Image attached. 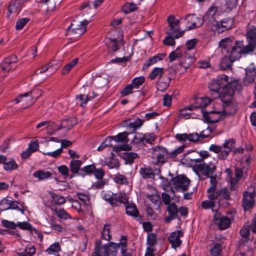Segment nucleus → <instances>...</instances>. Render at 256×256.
Returning a JSON list of instances; mask_svg holds the SVG:
<instances>
[{
  "label": "nucleus",
  "instance_id": "obj_1",
  "mask_svg": "<svg viewBox=\"0 0 256 256\" xmlns=\"http://www.w3.org/2000/svg\"><path fill=\"white\" fill-rule=\"evenodd\" d=\"M240 87L238 81L236 80L230 81L226 74H220L216 78L212 80L208 86L210 91L218 94L220 98L223 92L228 93L232 88L238 90Z\"/></svg>",
  "mask_w": 256,
  "mask_h": 256
},
{
  "label": "nucleus",
  "instance_id": "obj_2",
  "mask_svg": "<svg viewBox=\"0 0 256 256\" xmlns=\"http://www.w3.org/2000/svg\"><path fill=\"white\" fill-rule=\"evenodd\" d=\"M236 90L232 88L227 94L224 92L221 94L220 98L222 102V112L226 114H234L237 110V104L234 99V96Z\"/></svg>",
  "mask_w": 256,
  "mask_h": 256
},
{
  "label": "nucleus",
  "instance_id": "obj_3",
  "mask_svg": "<svg viewBox=\"0 0 256 256\" xmlns=\"http://www.w3.org/2000/svg\"><path fill=\"white\" fill-rule=\"evenodd\" d=\"M255 50L250 42L245 44L244 40H236L230 51L231 58L234 60H239L242 54L246 55Z\"/></svg>",
  "mask_w": 256,
  "mask_h": 256
},
{
  "label": "nucleus",
  "instance_id": "obj_4",
  "mask_svg": "<svg viewBox=\"0 0 256 256\" xmlns=\"http://www.w3.org/2000/svg\"><path fill=\"white\" fill-rule=\"evenodd\" d=\"M169 28L166 32L167 34L174 36L175 38L182 36L185 30L180 29V20L176 19L174 15H170L167 18Z\"/></svg>",
  "mask_w": 256,
  "mask_h": 256
},
{
  "label": "nucleus",
  "instance_id": "obj_5",
  "mask_svg": "<svg viewBox=\"0 0 256 256\" xmlns=\"http://www.w3.org/2000/svg\"><path fill=\"white\" fill-rule=\"evenodd\" d=\"M102 198L112 206H118L120 203L127 202L126 197L124 194H120L118 195L110 191L103 190L102 192Z\"/></svg>",
  "mask_w": 256,
  "mask_h": 256
},
{
  "label": "nucleus",
  "instance_id": "obj_6",
  "mask_svg": "<svg viewBox=\"0 0 256 256\" xmlns=\"http://www.w3.org/2000/svg\"><path fill=\"white\" fill-rule=\"evenodd\" d=\"M126 240L127 237L122 236L120 243L110 242L107 245L109 256H114L120 248L122 256H131L130 254H126L127 251Z\"/></svg>",
  "mask_w": 256,
  "mask_h": 256
},
{
  "label": "nucleus",
  "instance_id": "obj_7",
  "mask_svg": "<svg viewBox=\"0 0 256 256\" xmlns=\"http://www.w3.org/2000/svg\"><path fill=\"white\" fill-rule=\"evenodd\" d=\"M190 182V180L184 175H178L172 179L174 188L178 191L187 190Z\"/></svg>",
  "mask_w": 256,
  "mask_h": 256
},
{
  "label": "nucleus",
  "instance_id": "obj_8",
  "mask_svg": "<svg viewBox=\"0 0 256 256\" xmlns=\"http://www.w3.org/2000/svg\"><path fill=\"white\" fill-rule=\"evenodd\" d=\"M194 167L202 175L206 176V177L216 174V164L212 162H210L208 164L204 162L200 164H194Z\"/></svg>",
  "mask_w": 256,
  "mask_h": 256
},
{
  "label": "nucleus",
  "instance_id": "obj_9",
  "mask_svg": "<svg viewBox=\"0 0 256 256\" xmlns=\"http://www.w3.org/2000/svg\"><path fill=\"white\" fill-rule=\"evenodd\" d=\"M168 150L160 146H158L154 149L153 152L152 154V158L156 160L154 164L156 165H162L166 161L167 158Z\"/></svg>",
  "mask_w": 256,
  "mask_h": 256
},
{
  "label": "nucleus",
  "instance_id": "obj_10",
  "mask_svg": "<svg viewBox=\"0 0 256 256\" xmlns=\"http://www.w3.org/2000/svg\"><path fill=\"white\" fill-rule=\"evenodd\" d=\"M188 26L185 31L196 29L201 26L203 24L204 20L201 18L198 17L194 14H188L184 18Z\"/></svg>",
  "mask_w": 256,
  "mask_h": 256
},
{
  "label": "nucleus",
  "instance_id": "obj_11",
  "mask_svg": "<svg viewBox=\"0 0 256 256\" xmlns=\"http://www.w3.org/2000/svg\"><path fill=\"white\" fill-rule=\"evenodd\" d=\"M234 24V20L232 18H225L220 22L215 20L212 21V24L214 27L215 30L218 33H222L225 30L232 28Z\"/></svg>",
  "mask_w": 256,
  "mask_h": 256
},
{
  "label": "nucleus",
  "instance_id": "obj_12",
  "mask_svg": "<svg viewBox=\"0 0 256 256\" xmlns=\"http://www.w3.org/2000/svg\"><path fill=\"white\" fill-rule=\"evenodd\" d=\"M89 22L84 20L80 22L79 24L74 22L72 23L68 28V32H71L74 34H76L78 36H80L84 34L86 30V26Z\"/></svg>",
  "mask_w": 256,
  "mask_h": 256
},
{
  "label": "nucleus",
  "instance_id": "obj_13",
  "mask_svg": "<svg viewBox=\"0 0 256 256\" xmlns=\"http://www.w3.org/2000/svg\"><path fill=\"white\" fill-rule=\"evenodd\" d=\"M254 196L255 192L254 190L251 192L246 191L243 193L242 206L244 211L253 208L255 202Z\"/></svg>",
  "mask_w": 256,
  "mask_h": 256
},
{
  "label": "nucleus",
  "instance_id": "obj_14",
  "mask_svg": "<svg viewBox=\"0 0 256 256\" xmlns=\"http://www.w3.org/2000/svg\"><path fill=\"white\" fill-rule=\"evenodd\" d=\"M214 223L218 225L220 230H225L228 228L231 224L230 218L226 216L222 215L220 213L216 212L214 216Z\"/></svg>",
  "mask_w": 256,
  "mask_h": 256
},
{
  "label": "nucleus",
  "instance_id": "obj_15",
  "mask_svg": "<svg viewBox=\"0 0 256 256\" xmlns=\"http://www.w3.org/2000/svg\"><path fill=\"white\" fill-rule=\"evenodd\" d=\"M236 144V141L233 138H230L225 140L222 144V148H224L222 153L218 155V158L220 160H226L230 152L233 151Z\"/></svg>",
  "mask_w": 256,
  "mask_h": 256
},
{
  "label": "nucleus",
  "instance_id": "obj_16",
  "mask_svg": "<svg viewBox=\"0 0 256 256\" xmlns=\"http://www.w3.org/2000/svg\"><path fill=\"white\" fill-rule=\"evenodd\" d=\"M256 78V68L254 64H250L246 68V76L244 78V83L246 86L252 84Z\"/></svg>",
  "mask_w": 256,
  "mask_h": 256
},
{
  "label": "nucleus",
  "instance_id": "obj_17",
  "mask_svg": "<svg viewBox=\"0 0 256 256\" xmlns=\"http://www.w3.org/2000/svg\"><path fill=\"white\" fill-rule=\"evenodd\" d=\"M127 202L126 203H122L125 205L126 207V214L134 218H137L138 220L140 221L142 219V216H140L139 212L135 204L130 203L128 202V200L126 198ZM121 203H120V204Z\"/></svg>",
  "mask_w": 256,
  "mask_h": 256
},
{
  "label": "nucleus",
  "instance_id": "obj_18",
  "mask_svg": "<svg viewBox=\"0 0 256 256\" xmlns=\"http://www.w3.org/2000/svg\"><path fill=\"white\" fill-rule=\"evenodd\" d=\"M204 121L208 123H216L218 122L222 117L220 112L210 111L209 112L202 110Z\"/></svg>",
  "mask_w": 256,
  "mask_h": 256
},
{
  "label": "nucleus",
  "instance_id": "obj_19",
  "mask_svg": "<svg viewBox=\"0 0 256 256\" xmlns=\"http://www.w3.org/2000/svg\"><path fill=\"white\" fill-rule=\"evenodd\" d=\"M183 235V232L180 230H176L170 234L168 240L172 248L176 249L180 246L182 241L180 240V238Z\"/></svg>",
  "mask_w": 256,
  "mask_h": 256
},
{
  "label": "nucleus",
  "instance_id": "obj_20",
  "mask_svg": "<svg viewBox=\"0 0 256 256\" xmlns=\"http://www.w3.org/2000/svg\"><path fill=\"white\" fill-rule=\"evenodd\" d=\"M166 210L168 212V216L164 219L166 223H169L172 220L178 219V210L177 206L174 202H172L166 208Z\"/></svg>",
  "mask_w": 256,
  "mask_h": 256
},
{
  "label": "nucleus",
  "instance_id": "obj_21",
  "mask_svg": "<svg viewBox=\"0 0 256 256\" xmlns=\"http://www.w3.org/2000/svg\"><path fill=\"white\" fill-rule=\"evenodd\" d=\"M176 138L180 142H186L188 140L190 142H196L200 139V135L196 132L189 134L186 133L178 134L176 135Z\"/></svg>",
  "mask_w": 256,
  "mask_h": 256
},
{
  "label": "nucleus",
  "instance_id": "obj_22",
  "mask_svg": "<svg viewBox=\"0 0 256 256\" xmlns=\"http://www.w3.org/2000/svg\"><path fill=\"white\" fill-rule=\"evenodd\" d=\"M139 174L144 180L154 178L155 174L153 169L146 165H144L140 168Z\"/></svg>",
  "mask_w": 256,
  "mask_h": 256
},
{
  "label": "nucleus",
  "instance_id": "obj_23",
  "mask_svg": "<svg viewBox=\"0 0 256 256\" xmlns=\"http://www.w3.org/2000/svg\"><path fill=\"white\" fill-rule=\"evenodd\" d=\"M26 2L27 0H11L8 6L9 14L7 15V16L9 18L12 14L16 12L18 9Z\"/></svg>",
  "mask_w": 256,
  "mask_h": 256
},
{
  "label": "nucleus",
  "instance_id": "obj_24",
  "mask_svg": "<svg viewBox=\"0 0 256 256\" xmlns=\"http://www.w3.org/2000/svg\"><path fill=\"white\" fill-rule=\"evenodd\" d=\"M100 241H97L96 243L94 252L92 256H109L107 245L101 246Z\"/></svg>",
  "mask_w": 256,
  "mask_h": 256
},
{
  "label": "nucleus",
  "instance_id": "obj_25",
  "mask_svg": "<svg viewBox=\"0 0 256 256\" xmlns=\"http://www.w3.org/2000/svg\"><path fill=\"white\" fill-rule=\"evenodd\" d=\"M240 233L242 238L238 242V248L240 250H242L245 243L249 240L250 228L247 226H244L241 228Z\"/></svg>",
  "mask_w": 256,
  "mask_h": 256
},
{
  "label": "nucleus",
  "instance_id": "obj_26",
  "mask_svg": "<svg viewBox=\"0 0 256 256\" xmlns=\"http://www.w3.org/2000/svg\"><path fill=\"white\" fill-rule=\"evenodd\" d=\"M164 54H158L153 56L150 57L146 62L144 64L142 70H146L150 66L156 64V62L160 60H162L164 58Z\"/></svg>",
  "mask_w": 256,
  "mask_h": 256
},
{
  "label": "nucleus",
  "instance_id": "obj_27",
  "mask_svg": "<svg viewBox=\"0 0 256 256\" xmlns=\"http://www.w3.org/2000/svg\"><path fill=\"white\" fill-rule=\"evenodd\" d=\"M196 104L191 105L185 108V110H193L194 108H204L210 103V99L208 98H198L196 100Z\"/></svg>",
  "mask_w": 256,
  "mask_h": 256
},
{
  "label": "nucleus",
  "instance_id": "obj_28",
  "mask_svg": "<svg viewBox=\"0 0 256 256\" xmlns=\"http://www.w3.org/2000/svg\"><path fill=\"white\" fill-rule=\"evenodd\" d=\"M76 124V119L75 118H70L64 119L62 121L61 124L56 128V130H60L62 128H65L67 130H70Z\"/></svg>",
  "mask_w": 256,
  "mask_h": 256
},
{
  "label": "nucleus",
  "instance_id": "obj_29",
  "mask_svg": "<svg viewBox=\"0 0 256 256\" xmlns=\"http://www.w3.org/2000/svg\"><path fill=\"white\" fill-rule=\"evenodd\" d=\"M248 42L256 48V26H251L246 33Z\"/></svg>",
  "mask_w": 256,
  "mask_h": 256
},
{
  "label": "nucleus",
  "instance_id": "obj_30",
  "mask_svg": "<svg viewBox=\"0 0 256 256\" xmlns=\"http://www.w3.org/2000/svg\"><path fill=\"white\" fill-rule=\"evenodd\" d=\"M172 80V78L170 77H168L166 79H164L163 78H158V80L156 83L157 90L161 92H164L168 88Z\"/></svg>",
  "mask_w": 256,
  "mask_h": 256
},
{
  "label": "nucleus",
  "instance_id": "obj_31",
  "mask_svg": "<svg viewBox=\"0 0 256 256\" xmlns=\"http://www.w3.org/2000/svg\"><path fill=\"white\" fill-rule=\"evenodd\" d=\"M42 92L41 90L36 88L25 92L24 96H30L31 97L30 104H34L42 96Z\"/></svg>",
  "mask_w": 256,
  "mask_h": 256
},
{
  "label": "nucleus",
  "instance_id": "obj_32",
  "mask_svg": "<svg viewBox=\"0 0 256 256\" xmlns=\"http://www.w3.org/2000/svg\"><path fill=\"white\" fill-rule=\"evenodd\" d=\"M104 42L110 52H116L119 49L118 41L116 38H107L105 39Z\"/></svg>",
  "mask_w": 256,
  "mask_h": 256
},
{
  "label": "nucleus",
  "instance_id": "obj_33",
  "mask_svg": "<svg viewBox=\"0 0 256 256\" xmlns=\"http://www.w3.org/2000/svg\"><path fill=\"white\" fill-rule=\"evenodd\" d=\"M33 176L38 178L39 180H43L50 178L52 176V173L48 171L40 170L34 172Z\"/></svg>",
  "mask_w": 256,
  "mask_h": 256
},
{
  "label": "nucleus",
  "instance_id": "obj_34",
  "mask_svg": "<svg viewBox=\"0 0 256 256\" xmlns=\"http://www.w3.org/2000/svg\"><path fill=\"white\" fill-rule=\"evenodd\" d=\"M18 165L14 159L12 158H7L4 164V168L7 171H12L16 170Z\"/></svg>",
  "mask_w": 256,
  "mask_h": 256
},
{
  "label": "nucleus",
  "instance_id": "obj_35",
  "mask_svg": "<svg viewBox=\"0 0 256 256\" xmlns=\"http://www.w3.org/2000/svg\"><path fill=\"white\" fill-rule=\"evenodd\" d=\"M144 122V120L137 118L134 122H130L127 124L126 127L128 129L132 128V132H134L137 128H140Z\"/></svg>",
  "mask_w": 256,
  "mask_h": 256
},
{
  "label": "nucleus",
  "instance_id": "obj_36",
  "mask_svg": "<svg viewBox=\"0 0 256 256\" xmlns=\"http://www.w3.org/2000/svg\"><path fill=\"white\" fill-rule=\"evenodd\" d=\"M164 73V68H154L149 74L148 78L150 80H154L157 77H158V78H162Z\"/></svg>",
  "mask_w": 256,
  "mask_h": 256
},
{
  "label": "nucleus",
  "instance_id": "obj_37",
  "mask_svg": "<svg viewBox=\"0 0 256 256\" xmlns=\"http://www.w3.org/2000/svg\"><path fill=\"white\" fill-rule=\"evenodd\" d=\"M231 58V52H230L229 56H224L221 60L220 66V67L224 69H228L232 66V62L236 61Z\"/></svg>",
  "mask_w": 256,
  "mask_h": 256
},
{
  "label": "nucleus",
  "instance_id": "obj_38",
  "mask_svg": "<svg viewBox=\"0 0 256 256\" xmlns=\"http://www.w3.org/2000/svg\"><path fill=\"white\" fill-rule=\"evenodd\" d=\"M82 162L80 160H73L70 164V171L74 174H78L80 169V167L82 164Z\"/></svg>",
  "mask_w": 256,
  "mask_h": 256
},
{
  "label": "nucleus",
  "instance_id": "obj_39",
  "mask_svg": "<svg viewBox=\"0 0 256 256\" xmlns=\"http://www.w3.org/2000/svg\"><path fill=\"white\" fill-rule=\"evenodd\" d=\"M78 58H75L66 65L62 70V74L65 75L68 74L70 71L78 64Z\"/></svg>",
  "mask_w": 256,
  "mask_h": 256
},
{
  "label": "nucleus",
  "instance_id": "obj_40",
  "mask_svg": "<svg viewBox=\"0 0 256 256\" xmlns=\"http://www.w3.org/2000/svg\"><path fill=\"white\" fill-rule=\"evenodd\" d=\"M50 194L52 198V202L56 205H62L65 203L66 200L64 197L57 194L53 192H50Z\"/></svg>",
  "mask_w": 256,
  "mask_h": 256
},
{
  "label": "nucleus",
  "instance_id": "obj_41",
  "mask_svg": "<svg viewBox=\"0 0 256 256\" xmlns=\"http://www.w3.org/2000/svg\"><path fill=\"white\" fill-rule=\"evenodd\" d=\"M200 158H190V162L194 165V164L202 163L204 158H206L209 156V153L207 151H201L199 153Z\"/></svg>",
  "mask_w": 256,
  "mask_h": 256
},
{
  "label": "nucleus",
  "instance_id": "obj_42",
  "mask_svg": "<svg viewBox=\"0 0 256 256\" xmlns=\"http://www.w3.org/2000/svg\"><path fill=\"white\" fill-rule=\"evenodd\" d=\"M142 139V145L152 144L155 140V136L154 133H146L143 134Z\"/></svg>",
  "mask_w": 256,
  "mask_h": 256
},
{
  "label": "nucleus",
  "instance_id": "obj_43",
  "mask_svg": "<svg viewBox=\"0 0 256 256\" xmlns=\"http://www.w3.org/2000/svg\"><path fill=\"white\" fill-rule=\"evenodd\" d=\"M128 132H123L119 133L116 136H113L112 138L116 142H128Z\"/></svg>",
  "mask_w": 256,
  "mask_h": 256
},
{
  "label": "nucleus",
  "instance_id": "obj_44",
  "mask_svg": "<svg viewBox=\"0 0 256 256\" xmlns=\"http://www.w3.org/2000/svg\"><path fill=\"white\" fill-rule=\"evenodd\" d=\"M54 211L56 214H57L58 216L62 219L67 220L70 219L72 217L70 214H68L66 210L63 208H61L59 210L57 208L54 209Z\"/></svg>",
  "mask_w": 256,
  "mask_h": 256
},
{
  "label": "nucleus",
  "instance_id": "obj_45",
  "mask_svg": "<svg viewBox=\"0 0 256 256\" xmlns=\"http://www.w3.org/2000/svg\"><path fill=\"white\" fill-rule=\"evenodd\" d=\"M110 224H106L104 226L102 232V237L103 239L109 240L111 239L112 236L110 235Z\"/></svg>",
  "mask_w": 256,
  "mask_h": 256
},
{
  "label": "nucleus",
  "instance_id": "obj_46",
  "mask_svg": "<svg viewBox=\"0 0 256 256\" xmlns=\"http://www.w3.org/2000/svg\"><path fill=\"white\" fill-rule=\"evenodd\" d=\"M137 157L138 154L134 152H126L123 154L124 159L129 164L134 162V160Z\"/></svg>",
  "mask_w": 256,
  "mask_h": 256
},
{
  "label": "nucleus",
  "instance_id": "obj_47",
  "mask_svg": "<svg viewBox=\"0 0 256 256\" xmlns=\"http://www.w3.org/2000/svg\"><path fill=\"white\" fill-rule=\"evenodd\" d=\"M50 225L51 228L56 232H66L65 228H63L60 224H57L53 218L50 220Z\"/></svg>",
  "mask_w": 256,
  "mask_h": 256
},
{
  "label": "nucleus",
  "instance_id": "obj_48",
  "mask_svg": "<svg viewBox=\"0 0 256 256\" xmlns=\"http://www.w3.org/2000/svg\"><path fill=\"white\" fill-rule=\"evenodd\" d=\"M185 147L184 145H182V146H179L176 149L174 150L172 152H170L168 151V156H167V158H176L178 154H181L184 150V148Z\"/></svg>",
  "mask_w": 256,
  "mask_h": 256
},
{
  "label": "nucleus",
  "instance_id": "obj_49",
  "mask_svg": "<svg viewBox=\"0 0 256 256\" xmlns=\"http://www.w3.org/2000/svg\"><path fill=\"white\" fill-rule=\"evenodd\" d=\"M144 80L145 78L143 76L136 77L132 80L131 84L134 88H138L144 82Z\"/></svg>",
  "mask_w": 256,
  "mask_h": 256
},
{
  "label": "nucleus",
  "instance_id": "obj_50",
  "mask_svg": "<svg viewBox=\"0 0 256 256\" xmlns=\"http://www.w3.org/2000/svg\"><path fill=\"white\" fill-rule=\"evenodd\" d=\"M222 248L219 244L216 243L214 246L210 249V256H220Z\"/></svg>",
  "mask_w": 256,
  "mask_h": 256
},
{
  "label": "nucleus",
  "instance_id": "obj_51",
  "mask_svg": "<svg viewBox=\"0 0 256 256\" xmlns=\"http://www.w3.org/2000/svg\"><path fill=\"white\" fill-rule=\"evenodd\" d=\"M182 56V52L179 50L178 48H177L176 50L172 51L171 52L168 58L170 60V62H172L177 58H180Z\"/></svg>",
  "mask_w": 256,
  "mask_h": 256
},
{
  "label": "nucleus",
  "instance_id": "obj_52",
  "mask_svg": "<svg viewBox=\"0 0 256 256\" xmlns=\"http://www.w3.org/2000/svg\"><path fill=\"white\" fill-rule=\"evenodd\" d=\"M137 8V6L133 2H129L125 4L122 10L125 14H127L136 10Z\"/></svg>",
  "mask_w": 256,
  "mask_h": 256
},
{
  "label": "nucleus",
  "instance_id": "obj_53",
  "mask_svg": "<svg viewBox=\"0 0 256 256\" xmlns=\"http://www.w3.org/2000/svg\"><path fill=\"white\" fill-rule=\"evenodd\" d=\"M12 64L9 60H5L0 64V70L3 72H9L12 69Z\"/></svg>",
  "mask_w": 256,
  "mask_h": 256
},
{
  "label": "nucleus",
  "instance_id": "obj_54",
  "mask_svg": "<svg viewBox=\"0 0 256 256\" xmlns=\"http://www.w3.org/2000/svg\"><path fill=\"white\" fill-rule=\"evenodd\" d=\"M30 18H22L18 20L16 23V28L17 30H20L29 22Z\"/></svg>",
  "mask_w": 256,
  "mask_h": 256
},
{
  "label": "nucleus",
  "instance_id": "obj_55",
  "mask_svg": "<svg viewBox=\"0 0 256 256\" xmlns=\"http://www.w3.org/2000/svg\"><path fill=\"white\" fill-rule=\"evenodd\" d=\"M76 98L80 101V105L82 108L86 107L87 102L89 101L88 94H80L76 96Z\"/></svg>",
  "mask_w": 256,
  "mask_h": 256
},
{
  "label": "nucleus",
  "instance_id": "obj_56",
  "mask_svg": "<svg viewBox=\"0 0 256 256\" xmlns=\"http://www.w3.org/2000/svg\"><path fill=\"white\" fill-rule=\"evenodd\" d=\"M17 226L21 230L30 231L31 233H32V230L34 228L32 224L26 222H18Z\"/></svg>",
  "mask_w": 256,
  "mask_h": 256
},
{
  "label": "nucleus",
  "instance_id": "obj_57",
  "mask_svg": "<svg viewBox=\"0 0 256 256\" xmlns=\"http://www.w3.org/2000/svg\"><path fill=\"white\" fill-rule=\"evenodd\" d=\"M61 250L60 246L58 242H56L50 245L46 250L48 254H52L54 252H58Z\"/></svg>",
  "mask_w": 256,
  "mask_h": 256
},
{
  "label": "nucleus",
  "instance_id": "obj_58",
  "mask_svg": "<svg viewBox=\"0 0 256 256\" xmlns=\"http://www.w3.org/2000/svg\"><path fill=\"white\" fill-rule=\"evenodd\" d=\"M156 242V234L153 233L148 234L147 238V244L149 247L154 246Z\"/></svg>",
  "mask_w": 256,
  "mask_h": 256
},
{
  "label": "nucleus",
  "instance_id": "obj_59",
  "mask_svg": "<svg viewBox=\"0 0 256 256\" xmlns=\"http://www.w3.org/2000/svg\"><path fill=\"white\" fill-rule=\"evenodd\" d=\"M218 7L214 5L211 6L208 9V11L206 13V16H208V18L210 17L212 18H214V16H215L216 14L218 12Z\"/></svg>",
  "mask_w": 256,
  "mask_h": 256
},
{
  "label": "nucleus",
  "instance_id": "obj_60",
  "mask_svg": "<svg viewBox=\"0 0 256 256\" xmlns=\"http://www.w3.org/2000/svg\"><path fill=\"white\" fill-rule=\"evenodd\" d=\"M174 38H175L174 36L168 34V36L163 40V43L166 46H174L176 44Z\"/></svg>",
  "mask_w": 256,
  "mask_h": 256
},
{
  "label": "nucleus",
  "instance_id": "obj_61",
  "mask_svg": "<svg viewBox=\"0 0 256 256\" xmlns=\"http://www.w3.org/2000/svg\"><path fill=\"white\" fill-rule=\"evenodd\" d=\"M216 204L214 201L210 200H204L202 202L201 206L203 209H210L211 208L212 210L214 207H215Z\"/></svg>",
  "mask_w": 256,
  "mask_h": 256
},
{
  "label": "nucleus",
  "instance_id": "obj_62",
  "mask_svg": "<svg viewBox=\"0 0 256 256\" xmlns=\"http://www.w3.org/2000/svg\"><path fill=\"white\" fill-rule=\"evenodd\" d=\"M2 224L4 227L12 230H15L17 227V224L6 220H2Z\"/></svg>",
  "mask_w": 256,
  "mask_h": 256
},
{
  "label": "nucleus",
  "instance_id": "obj_63",
  "mask_svg": "<svg viewBox=\"0 0 256 256\" xmlns=\"http://www.w3.org/2000/svg\"><path fill=\"white\" fill-rule=\"evenodd\" d=\"M220 196L226 200L230 198V194L228 188H224L220 190Z\"/></svg>",
  "mask_w": 256,
  "mask_h": 256
},
{
  "label": "nucleus",
  "instance_id": "obj_64",
  "mask_svg": "<svg viewBox=\"0 0 256 256\" xmlns=\"http://www.w3.org/2000/svg\"><path fill=\"white\" fill-rule=\"evenodd\" d=\"M238 0H226V6L228 10L236 8L238 4Z\"/></svg>",
  "mask_w": 256,
  "mask_h": 256
}]
</instances>
